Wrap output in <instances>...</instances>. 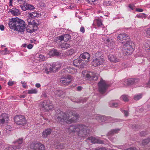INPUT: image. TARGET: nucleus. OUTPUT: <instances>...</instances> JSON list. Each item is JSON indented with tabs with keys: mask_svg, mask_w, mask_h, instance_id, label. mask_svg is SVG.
Segmentation results:
<instances>
[{
	"mask_svg": "<svg viewBox=\"0 0 150 150\" xmlns=\"http://www.w3.org/2000/svg\"><path fill=\"white\" fill-rule=\"evenodd\" d=\"M19 4H25L26 3V0H17Z\"/></svg>",
	"mask_w": 150,
	"mask_h": 150,
	"instance_id": "46",
	"label": "nucleus"
},
{
	"mask_svg": "<svg viewBox=\"0 0 150 150\" xmlns=\"http://www.w3.org/2000/svg\"><path fill=\"white\" fill-rule=\"evenodd\" d=\"M129 38V36L125 33L120 34L117 37V40L118 41L122 43H125L123 46L122 51L123 54L126 55L132 54L134 50V43L129 41L125 42Z\"/></svg>",
	"mask_w": 150,
	"mask_h": 150,
	"instance_id": "1",
	"label": "nucleus"
},
{
	"mask_svg": "<svg viewBox=\"0 0 150 150\" xmlns=\"http://www.w3.org/2000/svg\"><path fill=\"white\" fill-rule=\"evenodd\" d=\"M9 28L14 30L20 32L25 31V22L18 18H13L8 23Z\"/></svg>",
	"mask_w": 150,
	"mask_h": 150,
	"instance_id": "4",
	"label": "nucleus"
},
{
	"mask_svg": "<svg viewBox=\"0 0 150 150\" xmlns=\"http://www.w3.org/2000/svg\"><path fill=\"white\" fill-rule=\"evenodd\" d=\"M96 119L98 120L99 122H104L106 118L104 116L97 115Z\"/></svg>",
	"mask_w": 150,
	"mask_h": 150,
	"instance_id": "28",
	"label": "nucleus"
},
{
	"mask_svg": "<svg viewBox=\"0 0 150 150\" xmlns=\"http://www.w3.org/2000/svg\"><path fill=\"white\" fill-rule=\"evenodd\" d=\"M121 98L125 101H128L129 100L128 96L125 95L122 96Z\"/></svg>",
	"mask_w": 150,
	"mask_h": 150,
	"instance_id": "39",
	"label": "nucleus"
},
{
	"mask_svg": "<svg viewBox=\"0 0 150 150\" xmlns=\"http://www.w3.org/2000/svg\"><path fill=\"white\" fill-rule=\"evenodd\" d=\"M108 58L109 60L112 62H117L120 61L119 59L113 54H109L108 56Z\"/></svg>",
	"mask_w": 150,
	"mask_h": 150,
	"instance_id": "19",
	"label": "nucleus"
},
{
	"mask_svg": "<svg viewBox=\"0 0 150 150\" xmlns=\"http://www.w3.org/2000/svg\"><path fill=\"white\" fill-rule=\"evenodd\" d=\"M96 24L98 27H100L103 25L102 20L98 17L96 18L93 21V25Z\"/></svg>",
	"mask_w": 150,
	"mask_h": 150,
	"instance_id": "21",
	"label": "nucleus"
},
{
	"mask_svg": "<svg viewBox=\"0 0 150 150\" xmlns=\"http://www.w3.org/2000/svg\"><path fill=\"white\" fill-rule=\"evenodd\" d=\"M123 113H124L125 115L126 116H127L129 114L128 112L125 110L123 111Z\"/></svg>",
	"mask_w": 150,
	"mask_h": 150,
	"instance_id": "58",
	"label": "nucleus"
},
{
	"mask_svg": "<svg viewBox=\"0 0 150 150\" xmlns=\"http://www.w3.org/2000/svg\"><path fill=\"white\" fill-rule=\"evenodd\" d=\"M95 58L92 62V65L94 67H97L106 63V60L100 52L96 53Z\"/></svg>",
	"mask_w": 150,
	"mask_h": 150,
	"instance_id": "5",
	"label": "nucleus"
},
{
	"mask_svg": "<svg viewBox=\"0 0 150 150\" xmlns=\"http://www.w3.org/2000/svg\"><path fill=\"white\" fill-rule=\"evenodd\" d=\"M38 24H36V25L28 24L27 27H25L26 31L30 33H33L38 29Z\"/></svg>",
	"mask_w": 150,
	"mask_h": 150,
	"instance_id": "15",
	"label": "nucleus"
},
{
	"mask_svg": "<svg viewBox=\"0 0 150 150\" xmlns=\"http://www.w3.org/2000/svg\"><path fill=\"white\" fill-rule=\"evenodd\" d=\"M120 129H117L111 130L110 132H108V134L109 135L113 134H114L117 133L118 132L120 131Z\"/></svg>",
	"mask_w": 150,
	"mask_h": 150,
	"instance_id": "30",
	"label": "nucleus"
},
{
	"mask_svg": "<svg viewBox=\"0 0 150 150\" xmlns=\"http://www.w3.org/2000/svg\"><path fill=\"white\" fill-rule=\"evenodd\" d=\"M80 57L81 58L83 59L85 61V64L87 63L89 61L90 54L87 52H84L81 54Z\"/></svg>",
	"mask_w": 150,
	"mask_h": 150,
	"instance_id": "18",
	"label": "nucleus"
},
{
	"mask_svg": "<svg viewBox=\"0 0 150 150\" xmlns=\"http://www.w3.org/2000/svg\"><path fill=\"white\" fill-rule=\"evenodd\" d=\"M75 50L72 49H71L69 50H67L66 51V53L67 55H71L74 53Z\"/></svg>",
	"mask_w": 150,
	"mask_h": 150,
	"instance_id": "31",
	"label": "nucleus"
},
{
	"mask_svg": "<svg viewBox=\"0 0 150 150\" xmlns=\"http://www.w3.org/2000/svg\"><path fill=\"white\" fill-rule=\"evenodd\" d=\"M39 59H40L41 61H44L45 60L46 57L44 56L43 55L40 54L39 56Z\"/></svg>",
	"mask_w": 150,
	"mask_h": 150,
	"instance_id": "44",
	"label": "nucleus"
},
{
	"mask_svg": "<svg viewBox=\"0 0 150 150\" xmlns=\"http://www.w3.org/2000/svg\"><path fill=\"white\" fill-rule=\"evenodd\" d=\"M125 150H137V149L135 147H131L129 148L125 149Z\"/></svg>",
	"mask_w": 150,
	"mask_h": 150,
	"instance_id": "51",
	"label": "nucleus"
},
{
	"mask_svg": "<svg viewBox=\"0 0 150 150\" xmlns=\"http://www.w3.org/2000/svg\"><path fill=\"white\" fill-rule=\"evenodd\" d=\"M28 15L30 17H31L33 18L35 17H38L41 16L40 14L35 11L31 13L28 12Z\"/></svg>",
	"mask_w": 150,
	"mask_h": 150,
	"instance_id": "24",
	"label": "nucleus"
},
{
	"mask_svg": "<svg viewBox=\"0 0 150 150\" xmlns=\"http://www.w3.org/2000/svg\"><path fill=\"white\" fill-rule=\"evenodd\" d=\"M50 54L53 56H57L59 54V53L57 50L52 49L50 52Z\"/></svg>",
	"mask_w": 150,
	"mask_h": 150,
	"instance_id": "29",
	"label": "nucleus"
},
{
	"mask_svg": "<svg viewBox=\"0 0 150 150\" xmlns=\"http://www.w3.org/2000/svg\"><path fill=\"white\" fill-rule=\"evenodd\" d=\"M65 91L62 89H58L54 92L55 94L59 97H60L65 93Z\"/></svg>",
	"mask_w": 150,
	"mask_h": 150,
	"instance_id": "22",
	"label": "nucleus"
},
{
	"mask_svg": "<svg viewBox=\"0 0 150 150\" xmlns=\"http://www.w3.org/2000/svg\"><path fill=\"white\" fill-rule=\"evenodd\" d=\"M59 67L56 66L54 64H48L46 66V67L43 69L44 71L47 74L52 72H56L59 69Z\"/></svg>",
	"mask_w": 150,
	"mask_h": 150,
	"instance_id": "8",
	"label": "nucleus"
},
{
	"mask_svg": "<svg viewBox=\"0 0 150 150\" xmlns=\"http://www.w3.org/2000/svg\"><path fill=\"white\" fill-rule=\"evenodd\" d=\"M22 4V5H20L21 9L24 11L27 10V8L26 7V3H25V4Z\"/></svg>",
	"mask_w": 150,
	"mask_h": 150,
	"instance_id": "41",
	"label": "nucleus"
},
{
	"mask_svg": "<svg viewBox=\"0 0 150 150\" xmlns=\"http://www.w3.org/2000/svg\"><path fill=\"white\" fill-rule=\"evenodd\" d=\"M77 72V70L75 68L71 67H67L64 69L62 71V73L63 74L69 75V74H73Z\"/></svg>",
	"mask_w": 150,
	"mask_h": 150,
	"instance_id": "14",
	"label": "nucleus"
},
{
	"mask_svg": "<svg viewBox=\"0 0 150 150\" xmlns=\"http://www.w3.org/2000/svg\"><path fill=\"white\" fill-rule=\"evenodd\" d=\"M64 146L63 144H59L56 146V148L58 149H62L64 148Z\"/></svg>",
	"mask_w": 150,
	"mask_h": 150,
	"instance_id": "40",
	"label": "nucleus"
},
{
	"mask_svg": "<svg viewBox=\"0 0 150 150\" xmlns=\"http://www.w3.org/2000/svg\"><path fill=\"white\" fill-rule=\"evenodd\" d=\"M149 142H150V138L145 139L143 140L142 144L144 146L147 144Z\"/></svg>",
	"mask_w": 150,
	"mask_h": 150,
	"instance_id": "35",
	"label": "nucleus"
},
{
	"mask_svg": "<svg viewBox=\"0 0 150 150\" xmlns=\"http://www.w3.org/2000/svg\"><path fill=\"white\" fill-rule=\"evenodd\" d=\"M2 52H4V54H7L9 53V51H8L7 48H5L4 50L2 51Z\"/></svg>",
	"mask_w": 150,
	"mask_h": 150,
	"instance_id": "50",
	"label": "nucleus"
},
{
	"mask_svg": "<svg viewBox=\"0 0 150 150\" xmlns=\"http://www.w3.org/2000/svg\"><path fill=\"white\" fill-rule=\"evenodd\" d=\"M110 107L112 108H116L118 106V104L114 102L111 103L109 104Z\"/></svg>",
	"mask_w": 150,
	"mask_h": 150,
	"instance_id": "42",
	"label": "nucleus"
},
{
	"mask_svg": "<svg viewBox=\"0 0 150 150\" xmlns=\"http://www.w3.org/2000/svg\"><path fill=\"white\" fill-rule=\"evenodd\" d=\"M83 77L86 79L96 81L98 79V74L91 71H83L82 72Z\"/></svg>",
	"mask_w": 150,
	"mask_h": 150,
	"instance_id": "7",
	"label": "nucleus"
},
{
	"mask_svg": "<svg viewBox=\"0 0 150 150\" xmlns=\"http://www.w3.org/2000/svg\"><path fill=\"white\" fill-rule=\"evenodd\" d=\"M40 107L45 111H47L53 108L52 102L49 100H44L41 102Z\"/></svg>",
	"mask_w": 150,
	"mask_h": 150,
	"instance_id": "6",
	"label": "nucleus"
},
{
	"mask_svg": "<svg viewBox=\"0 0 150 150\" xmlns=\"http://www.w3.org/2000/svg\"><path fill=\"white\" fill-rule=\"evenodd\" d=\"M83 60H82L80 58L77 59H75L73 61V64L74 66L77 67L78 65L81 62L83 63Z\"/></svg>",
	"mask_w": 150,
	"mask_h": 150,
	"instance_id": "25",
	"label": "nucleus"
},
{
	"mask_svg": "<svg viewBox=\"0 0 150 150\" xmlns=\"http://www.w3.org/2000/svg\"><path fill=\"white\" fill-rule=\"evenodd\" d=\"M71 76L69 75L63 74L60 79L61 83L65 85H68L71 82Z\"/></svg>",
	"mask_w": 150,
	"mask_h": 150,
	"instance_id": "12",
	"label": "nucleus"
},
{
	"mask_svg": "<svg viewBox=\"0 0 150 150\" xmlns=\"http://www.w3.org/2000/svg\"><path fill=\"white\" fill-rule=\"evenodd\" d=\"M115 147H116L117 148L120 149H122L124 148L125 147L124 145H121V146H114Z\"/></svg>",
	"mask_w": 150,
	"mask_h": 150,
	"instance_id": "48",
	"label": "nucleus"
},
{
	"mask_svg": "<svg viewBox=\"0 0 150 150\" xmlns=\"http://www.w3.org/2000/svg\"><path fill=\"white\" fill-rule=\"evenodd\" d=\"M146 33L147 36L150 37V28L146 30Z\"/></svg>",
	"mask_w": 150,
	"mask_h": 150,
	"instance_id": "45",
	"label": "nucleus"
},
{
	"mask_svg": "<svg viewBox=\"0 0 150 150\" xmlns=\"http://www.w3.org/2000/svg\"><path fill=\"white\" fill-rule=\"evenodd\" d=\"M41 85L39 83H37L35 84V86L38 88H39L40 87Z\"/></svg>",
	"mask_w": 150,
	"mask_h": 150,
	"instance_id": "62",
	"label": "nucleus"
},
{
	"mask_svg": "<svg viewBox=\"0 0 150 150\" xmlns=\"http://www.w3.org/2000/svg\"><path fill=\"white\" fill-rule=\"evenodd\" d=\"M88 2V3H90L91 4H92L93 2H94L96 0H87Z\"/></svg>",
	"mask_w": 150,
	"mask_h": 150,
	"instance_id": "54",
	"label": "nucleus"
},
{
	"mask_svg": "<svg viewBox=\"0 0 150 150\" xmlns=\"http://www.w3.org/2000/svg\"><path fill=\"white\" fill-rule=\"evenodd\" d=\"M136 17L138 18H145L146 17V15L144 13H140L139 14H137Z\"/></svg>",
	"mask_w": 150,
	"mask_h": 150,
	"instance_id": "38",
	"label": "nucleus"
},
{
	"mask_svg": "<svg viewBox=\"0 0 150 150\" xmlns=\"http://www.w3.org/2000/svg\"><path fill=\"white\" fill-rule=\"evenodd\" d=\"M14 121L17 125H25L27 122L24 116L21 115L16 116L14 118Z\"/></svg>",
	"mask_w": 150,
	"mask_h": 150,
	"instance_id": "10",
	"label": "nucleus"
},
{
	"mask_svg": "<svg viewBox=\"0 0 150 150\" xmlns=\"http://www.w3.org/2000/svg\"><path fill=\"white\" fill-rule=\"evenodd\" d=\"M27 21L28 23V24L36 25V24H38L34 21V20L32 18L30 17L29 15H28V18L27 19Z\"/></svg>",
	"mask_w": 150,
	"mask_h": 150,
	"instance_id": "26",
	"label": "nucleus"
},
{
	"mask_svg": "<svg viewBox=\"0 0 150 150\" xmlns=\"http://www.w3.org/2000/svg\"><path fill=\"white\" fill-rule=\"evenodd\" d=\"M60 46L61 48L66 49L70 47V45L66 42H63L60 45Z\"/></svg>",
	"mask_w": 150,
	"mask_h": 150,
	"instance_id": "27",
	"label": "nucleus"
},
{
	"mask_svg": "<svg viewBox=\"0 0 150 150\" xmlns=\"http://www.w3.org/2000/svg\"><path fill=\"white\" fill-rule=\"evenodd\" d=\"M8 84L10 86H12L13 84V82L12 81H9L8 82Z\"/></svg>",
	"mask_w": 150,
	"mask_h": 150,
	"instance_id": "59",
	"label": "nucleus"
},
{
	"mask_svg": "<svg viewBox=\"0 0 150 150\" xmlns=\"http://www.w3.org/2000/svg\"><path fill=\"white\" fill-rule=\"evenodd\" d=\"M147 133L146 132L143 131L140 132V134L141 136H144Z\"/></svg>",
	"mask_w": 150,
	"mask_h": 150,
	"instance_id": "53",
	"label": "nucleus"
},
{
	"mask_svg": "<svg viewBox=\"0 0 150 150\" xmlns=\"http://www.w3.org/2000/svg\"><path fill=\"white\" fill-rule=\"evenodd\" d=\"M88 139L91 141V143L94 144H104V142L103 141L93 137H88Z\"/></svg>",
	"mask_w": 150,
	"mask_h": 150,
	"instance_id": "16",
	"label": "nucleus"
},
{
	"mask_svg": "<svg viewBox=\"0 0 150 150\" xmlns=\"http://www.w3.org/2000/svg\"><path fill=\"white\" fill-rule=\"evenodd\" d=\"M57 38L58 40H60V41H62L63 40H64V36L63 35L59 36V37H57Z\"/></svg>",
	"mask_w": 150,
	"mask_h": 150,
	"instance_id": "49",
	"label": "nucleus"
},
{
	"mask_svg": "<svg viewBox=\"0 0 150 150\" xmlns=\"http://www.w3.org/2000/svg\"><path fill=\"white\" fill-rule=\"evenodd\" d=\"M33 47V45L31 44H29L27 46V47L29 49H31Z\"/></svg>",
	"mask_w": 150,
	"mask_h": 150,
	"instance_id": "55",
	"label": "nucleus"
},
{
	"mask_svg": "<svg viewBox=\"0 0 150 150\" xmlns=\"http://www.w3.org/2000/svg\"><path fill=\"white\" fill-rule=\"evenodd\" d=\"M0 29L2 31L4 29V27L3 25H0Z\"/></svg>",
	"mask_w": 150,
	"mask_h": 150,
	"instance_id": "61",
	"label": "nucleus"
},
{
	"mask_svg": "<svg viewBox=\"0 0 150 150\" xmlns=\"http://www.w3.org/2000/svg\"><path fill=\"white\" fill-rule=\"evenodd\" d=\"M64 40L65 41H67L71 39V36L68 34H66L63 35Z\"/></svg>",
	"mask_w": 150,
	"mask_h": 150,
	"instance_id": "34",
	"label": "nucleus"
},
{
	"mask_svg": "<svg viewBox=\"0 0 150 150\" xmlns=\"http://www.w3.org/2000/svg\"><path fill=\"white\" fill-rule=\"evenodd\" d=\"M142 96V93H139L138 94L135 95L134 97V99L136 100H138L141 99Z\"/></svg>",
	"mask_w": 150,
	"mask_h": 150,
	"instance_id": "33",
	"label": "nucleus"
},
{
	"mask_svg": "<svg viewBox=\"0 0 150 150\" xmlns=\"http://www.w3.org/2000/svg\"><path fill=\"white\" fill-rule=\"evenodd\" d=\"M13 0H9V6H12V3Z\"/></svg>",
	"mask_w": 150,
	"mask_h": 150,
	"instance_id": "63",
	"label": "nucleus"
},
{
	"mask_svg": "<svg viewBox=\"0 0 150 150\" xmlns=\"http://www.w3.org/2000/svg\"><path fill=\"white\" fill-rule=\"evenodd\" d=\"M12 130V127L10 125H7L6 127V131L7 132H9Z\"/></svg>",
	"mask_w": 150,
	"mask_h": 150,
	"instance_id": "43",
	"label": "nucleus"
},
{
	"mask_svg": "<svg viewBox=\"0 0 150 150\" xmlns=\"http://www.w3.org/2000/svg\"><path fill=\"white\" fill-rule=\"evenodd\" d=\"M10 11L13 15L15 16H18L21 13L19 10L16 8H13L11 9Z\"/></svg>",
	"mask_w": 150,
	"mask_h": 150,
	"instance_id": "23",
	"label": "nucleus"
},
{
	"mask_svg": "<svg viewBox=\"0 0 150 150\" xmlns=\"http://www.w3.org/2000/svg\"><path fill=\"white\" fill-rule=\"evenodd\" d=\"M22 83L23 85V88H25L26 87V83L25 82H22Z\"/></svg>",
	"mask_w": 150,
	"mask_h": 150,
	"instance_id": "57",
	"label": "nucleus"
},
{
	"mask_svg": "<svg viewBox=\"0 0 150 150\" xmlns=\"http://www.w3.org/2000/svg\"><path fill=\"white\" fill-rule=\"evenodd\" d=\"M26 7L27 8V10H32L34 9V7L33 5L27 4L26 3Z\"/></svg>",
	"mask_w": 150,
	"mask_h": 150,
	"instance_id": "37",
	"label": "nucleus"
},
{
	"mask_svg": "<svg viewBox=\"0 0 150 150\" xmlns=\"http://www.w3.org/2000/svg\"><path fill=\"white\" fill-rule=\"evenodd\" d=\"M2 117H0V125H1L5 122H6L4 120H3V118H2Z\"/></svg>",
	"mask_w": 150,
	"mask_h": 150,
	"instance_id": "47",
	"label": "nucleus"
},
{
	"mask_svg": "<svg viewBox=\"0 0 150 150\" xmlns=\"http://www.w3.org/2000/svg\"><path fill=\"white\" fill-rule=\"evenodd\" d=\"M38 92L37 90L36 89H32L28 91V94H35Z\"/></svg>",
	"mask_w": 150,
	"mask_h": 150,
	"instance_id": "36",
	"label": "nucleus"
},
{
	"mask_svg": "<svg viewBox=\"0 0 150 150\" xmlns=\"http://www.w3.org/2000/svg\"><path fill=\"white\" fill-rule=\"evenodd\" d=\"M28 149L30 150H44V145L40 143H31L29 146Z\"/></svg>",
	"mask_w": 150,
	"mask_h": 150,
	"instance_id": "9",
	"label": "nucleus"
},
{
	"mask_svg": "<svg viewBox=\"0 0 150 150\" xmlns=\"http://www.w3.org/2000/svg\"><path fill=\"white\" fill-rule=\"evenodd\" d=\"M82 87L80 86H78L77 88V90L78 91H80L82 89Z\"/></svg>",
	"mask_w": 150,
	"mask_h": 150,
	"instance_id": "64",
	"label": "nucleus"
},
{
	"mask_svg": "<svg viewBox=\"0 0 150 150\" xmlns=\"http://www.w3.org/2000/svg\"><path fill=\"white\" fill-rule=\"evenodd\" d=\"M129 7L132 10L134 9V6L133 5L129 4Z\"/></svg>",
	"mask_w": 150,
	"mask_h": 150,
	"instance_id": "56",
	"label": "nucleus"
},
{
	"mask_svg": "<svg viewBox=\"0 0 150 150\" xmlns=\"http://www.w3.org/2000/svg\"><path fill=\"white\" fill-rule=\"evenodd\" d=\"M0 117H2V118H3V120L7 122L9 120V118L8 115L6 113H4L2 114L0 116Z\"/></svg>",
	"mask_w": 150,
	"mask_h": 150,
	"instance_id": "32",
	"label": "nucleus"
},
{
	"mask_svg": "<svg viewBox=\"0 0 150 150\" xmlns=\"http://www.w3.org/2000/svg\"><path fill=\"white\" fill-rule=\"evenodd\" d=\"M72 112L66 114L62 111H60L57 114L56 117V120L59 123L64 125L66 123L70 124L72 122H76L78 119L79 115L77 114H71Z\"/></svg>",
	"mask_w": 150,
	"mask_h": 150,
	"instance_id": "2",
	"label": "nucleus"
},
{
	"mask_svg": "<svg viewBox=\"0 0 150 150\" xmlns=\"http://www.w3.org/2000/svg\"><path fill=\"white\" fill-rule=\"evenodd\" d=\"M23 139L21 138L19 139L17 141L13 142V143L15 144L16 145L18 144V145H16L13 146H10L8 147V149L9 150H15L20 148L21 147V144L23 142Z\"/></svg>",
	"mask_w": 150,
	"mask_h": 150,
	"instance_id": "13",
	"label": "nucleus"
},
{
	"mask_svg": "<svg viewBox=\"0 0 150 150\" xmlns=\"http://www.w3.org/2000/svg\"><path fill=\"white\" fill-rule=\"evenodd\" d=\"M51 132L52 129L50 128H48L45 129L43 132L42 133V137L45 138H46L48 135L50 134Z\"/></svg>",
	"mask_w": 150,
	"mask_h": 150,
	"instance_id": "20",
	"label": "nucleus"
},
{
	"mask_svg": "<svg viewBox=\"0 0 150 150\" xmlns=\"http://www.w3.org/2000/svg\"><path fill=\"white\" fill-rule=\"evenodd\" d=\"M98 86L99 92L102 94L105 93L108 87V84L103 79L98 83Z\"/></svg>",
	"mask_w": 150,
	"mask_h": 150,
	"instance_id": "11",
	"label": "nucleus"
},
{
	"mask_svg": "<svg viewBox=\"0 0 150 150\" xmlns=\"http://www.w3.org/2000/svg\"><path fill=\"white\" fill-rule=\"evenodd\" d=\"M66 131L69 133H76L82 137H85L89 132L88 127L83 125H71L67 129Z\"/></svg>",
	"mask_w": 150,
	"mask_h": 150,
	"instance_id": "3",
	"label": "nucleus"
},
{
	"mask_svg": "<svg viewBox=\"0 0 150 150\" xmlns=\"http://www.w3.org/2000/svg\"><path fill=\"white\" fill-rule=\"evenodd\" d=\"M138 79L131 78L129 79L125 80V85H129L130 84H135L139 81Z\"/></svg>",
	"mask_w": 150,
	"mask_h": 150,
	"instance_id": "17",
	"label": "nucleus"
},
{
	"mask_svg": "<svg viewBox=\"0 0 150 150\" xmlns=\"http://www.w3.org/2000/svg\"><path fill=\"white\" fill-rule=\"evenodd\" d=\"M136 11H138L139 12H142L143 11V10L142 9L138 8L136 9Z\"/></svg>",
	"mask_w": 150,
	"mask_h": 150,
	"instance_id": "60",
	"label": "nucleus"
},
{
	"mask_svg": "<svg viewBox=\"0 0 150 150\" xmlns=\"http://www.w3.org/2000/svg\"><path fill=\"white\" fill-rule=\"evenodd\" d=\"M80 31L82 33H84L85 31L84 28L83 26H82L80 29Z\"/></svg>",
	"mask_w": 150,
	"mask_h": 150,
	"instance_id": "52",
	"label": "nucleus"
}]
</instances>
